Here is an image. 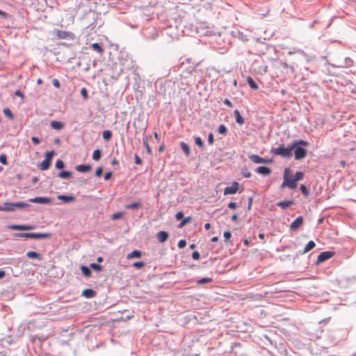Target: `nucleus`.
<instances>
[{"label":"nucleus","instance_id":"nucleus-59","mask_svg":"<svg viewBox=\"0 0 356 356\" xmlns=\"http://www.w3.org/2000/svg\"><path fill=\"white\" fill-rule=\"evenodd\" d=\"M31 140L35 145H38L40 143V138L36 136H33Z\"/></svg>","mask_w":356,"mask_h":356},{"label":"nucleus","instance_id":"nucleus-15","mask_svg":"<svg viewBox=\"0 0 356 356\" xmlns=\"http://www.w3.org/2000/svg\"><path fill=\"white\" fill-rule=\"evenodd\" d=\"M294 202L293 200L286 201H280L276 203V205L282 209H286L289 206L293 204Z\"/></svg>","mask_w":356,"mask_h":356},{"label":"nucleus","instance_id":"nucleus-9","mask_svg":"<svg viewBox=\"0 0 356 356\" xmlns=\"http://www.w3.org/2000/svg\"><path fill=\"white\" fill-rule=\"evenodd\" d=\"M303 223V217L300 216L297 217L290 225L291 230H297Z\"/></svg>","mask_w":356,"mask_h":356},{"label":"nucleus","instance_id":"nucleus-53","mask_svg":"<svg viewBox=\"0 0 356 356\" xmlns=\"http://www.w3.org/2000/svg\"><path fill=\"white\" fill-rule=\"evenodd\" d=\"M200 253L197 251H194L192 253V258L194 260H198L200 259Z\"/></svg>","mask_w":356,"mask_h":356},{"label":"nucleus","instance_id":"nucleus-60","mask_svg":"<svg viewBox=\"0 0 356 356\" xmlns=\"http://www.w3.org/2000/svg\"><path fill=\"white\" fill-rule=\"evenodd\" d=\"M52 83L54 87L57 88H60V82L57 79H54L52 81Z\"/></svg>","mask_w":356,"mask_h":356},{"label":"nucleus","instance_id":"nucleus-13","mask_svg":"<svg viewBox=\"0 0 356 356\" xmlns=\"http://www.w3.org/2000/svg\"><path fill=\"white\" fill-rule=\"evenodd\" d=\"M168 233L165 231H160L156 234V238L160 243H164L168 238Z\"/></svg>","mask_w":356,"mask_h":356},{"label":"nucleus","instance_id":"nucleus-1","mask_svg":"<svg viewBox=\"0 0 356 356\" xmlns=\"http://www.w3.org/2000/svg\"><path fill=\"white\" fill-rule=\"evenodd\" d=\"M283 179L284 181L281 185L282 188L286 186L291 189H294L297 187V182L293 179L290 168H285Z\"/></svg>","mask_w":356,"mask_h":356},{"label":"nucleus","instance_id":"nucleus-63","mask_svg":"<svg viewBox=\"0 0 356 356\" xmlns=\"http://www.w3.org/2000/svg\"><path fill=\"white\" fill-rule=\"evenodd\" d=\"M223 103L229 107H232V104L228 99H225Z\"/></svg>","mask_w":356,"mask_h":356},{"label":"nucleus","instance_id":"nucleus-6","mask_svg":"<svg viewBox=\"0 0 356 356\" xmlns=\"http://www.w3.org/2000/svg\"><path fill=\"white\" fill-rule=\"evenodd\" d=\"M239 184L237 181L232 182V185L227 186L224 189V195L235 194L238 190Z\"/></svg>","mask_w":356,"mask_h":356},{"label":"nucleus","instance_id":"nucleus-51","mask_svg":"<svg viewBox=\"0 0 356 356\" xmlns=\"http://www.w3.org/2000/svg\"><path fill=\"white\" fill-rule=\"evenodd\" d=\"M0 163L3 165L7 164V156L6 154H0Z\"/></svg>","mask_w":356,"mask_h":356},{"label":"nucleus","instance_id":"nucleus-41","mask_svg":"<svg viewBox=\"0 0 356 356\" xmlns=\"http://www.w3.org/2000/svg\"><path fill=\"white\" fill-rule=\"evenodd\" d=\"M195 143L201 148H203L204 144L202 140V138L199 136H196L194 138Z\"/></svg>","mask_w":356,"mask_h":356},{"label":"nucleus","instance_id":"nucleus-43","mask_svg":"<svg viewBox=\"0 0 356 356\" xmlns=\"http://www.w3.org/2000/svg\"><path fill=\"white\" fill-rule=\"evenodd\" d=\"M90 267L92 269H93L95 270H97V271H100L102 269V266L101 265L95 264V263L90 264Z\"/></svg>","mask_w":356,"mask_h":356},{"label":"nucleus","instance_id":"nucleus-42","mask_svg":"<svg viewBox=\"0 0 356 356\" xmlns=\"http://www.w3.org/2000/svg\"><path fill=\"white\" fill-rule=\"evenodd\" d=\"M212 280H213L210 277H204V278H202V279H200L199 280H197V283L198 284H204L206 283L211 282Z\"/></svg>","mask_w":356,"mask_h":356},{"label":"nucleus","instance_id":"nucleus-10","mask_svg":"<svg viewBox=\"0 0 356 356\" xmlns=\"http://www.w3.org/2000/svg\"><path fill=\"white\" fill-rule=\"evenodd\" d=\"M14 202H4L3 205H0V211H15Z\"/></svg>","mask_w":356,"mask_h":356},{"label":"nucleus","instance_id":"nucleus-25","mask_svg":"<svg viewBox=\"0 0 356 356\" xmlns=\"http://www.w3.org/2000/svg\"><path fill=\"white\" fill-rule=\"evenodd\" d=\"M316 244L313 241H309L307 245L305 246V248L303 251L302 252V254L307 253L311 250H312L315 247Z\"/></svg>","mask_w":356,"mask_h":356},{"label":"nucleus","instance_id":"nucleus-35","mask_svg":"<svg viewBox=\"0 0 356 356\" xmlns=\"http://www.w3.org/2000/svg\"><path fill=\"white\" fill-rule=\"evenodd\" d=\"M101 155H102L101 150L99 149H97L94 150V152H93L92 159L95 161H99L101 158Z\"/></svg>","mask_w":356,"mask_h":356},{"label":"nucleus","instance_id":"nucleus-64","mask_svg":"<svg viewBox=\"0 0 356 356\" xmlns=\"http://www.w3.org/2000/svg\"><path fill=\"white\" fill-rule=\"evenodd\" d=\"M143 143H144V145H145V147L147 149V152L148 153H150L151 152V149H150V147H149V145L147 143V141L146 140H144Z\"/></svg>","mask_w":356,"mask_h":356},{"label":"nucleus","instance_id":"nucleus-61","mask_svg":"<svg viewBox=\"0 0 356 356\" xmlns=\"http://www.w3.org/2000/svg\"><path fill=\"white\" fill-rule=\"evenodd\" d=\"M227 207L229 208V209H236L237 205H236V203L234 202H231L228 204Z\"/></svg>","mask_w":356,"mask_h":356},{"label":"nucleus","instance_id":"nucleus-19","mask_svg":"<svg viewBox=\"0 0 356 356\" xmlns=\"http://www.w3.org/2000/svg\"><path fill=\"white\" fill-rule=\"evenodd\" d=\"M75 169L80 172H87L91 169V165L89 164H81L76 165Z\"/></svg>","mask_w":356,"mask_h":356},{"label":"nucleus","instance_id":"nucleus-34","mask_svg":"<svg viewBox=\"0 0 356 356\" xmlns=\"http://www.w3.org/2000/svg\"><path fill=\"white\" fill-rule=\"evenodd\" d=\"M92 48L94 51L99 54H102L104 51L103 48L97 42L92 44Z\"/></svg>","mask_w":356,"mask_h":356},{"label":"nucleus","instance_id":"nucleus-37","mask_svg":"<svg viewBox=\"0 0 356 356\" xmlns=\"http://www.w3.org/2000/svg\"><path fill=\"white\" fill-rule=\"evenodd\" d=\"M300 189L302 192V193L305 196V197H307L309 196V193H310V191L304 185V184H301L300 186Z\"/></svg>","mask_w":356,"mask_h":356},{"label":"nucleus","instance_id":"nucleus-39","mask_svg":"<svg viewBox=\"0 0 356 356\" xmlns=\"http://www.w3.org/2000/svg\"><path fill=\"white\" fill-rule=\"evenodd\" d=\"M303 176H304V173L301 171L296 172V174L294 175H293V179H295V181L296 182L299 180L302 179Z\"/></svg>","mask_w":356,"mask_h":356},{"label":"nucleus","instance_id":"nucleus-27","mask_svg":"<svg viewBox=\"0 0 356 356\" xmlns=\"http://www.w3.org/2000/svg\"><path fill=\"white\" fill-rule=\"evenodd\" d=\"M180 147L187 156L190 155V154H191L190 148H189V146L186 143L181 142Z\"/></svg>","mask_w":356,"mask_h":356},{"label":"nucleus","instance_id":"nucleus-49","mask_svg":"<svg viewBox=\"0 0 356 356\" xmlns=\"http://www.w3.org/2000/svg\"><path fill=\"white\" fill-rule=\"evenodd\" d=\"M223 236L225 238V241L227 242L229 240V238H231L232 234L229 231H226L224 232Z\"/></svg>","mask_w":356,"mask_h":356},{"label":"nucleus","instance_id":"nucleus-17","mask_svg":"<svg viewBox=\"0 0 356 356\" xmlns=\"http://www.w3.org/2000/svg\"><path fill=\"white\" fill-rule=\"evenodd\" d=\"M96 291L91 289H86L82 291V296L87 298H92L96 296Z\"/></svg>","mask_w":356,"mask_h":356},{"label":"nucleus","instance_id":"nucleus-28","mask_svg":"<svg viewBox=\"0 0 356 356\" xmlns=\"http://www.w3.org/2000/svg\"><path fill=\"white\" fill-rule=\"evenodd\" d=\"M141 252L140 250H136L132 251L131 253L128 254L127 259L131 258H139L141 257Z\"/></svg>","mask_w":356,"mask_h":356},{"label":"nucleus","instance_id":"nucleus-47","mask_svg":"<svg viewBox=\"0 0 356 356\" xmlns=\"http://www.w3.org/2000/svg\"><path fill=\"white\" fill-rule=\"evenodd\" d=\"M145 266V263L143 261H136L133 264V266L137 269H140Z\"/></svg>","mask_w":356,"mask_h":356},{"label":"nucleus","instance_id":"nucleus-56","mask_svg":"<svg viewBox=\"0 0 356 356\" xmlns=\"http://www.w3.org/2000/svg\"><path fill=\"white\" fill-rule=\"evenodd\" d=\"M102 172H103V168L102 167H99L97 168V170L95 171V175L97 177H100L102 174Z\"/></svg>","mask_w":356,"mask_h":356},{"label":"nucleus","instance_id":"nucleus-5","mask_svg":"<svg viewBox=\"0 0 356 356\" xmlns=\"http://www.w3.org/2000/svg\"><path fill=\"white\" fill-rule=\"evenodd\" d=\"M143 35L147 39H155L158 36L157 31L154 27L145 29L143 31Z\"/></svg>","mask_w":356,"mask_h":356},{"label":"nucleus","instance_id":"nucleus-12","mask_svg":"<svg viewBox=\"0 0 356 356\" xmlns=\"http://www.w3.org/2000/svg\"><path fill=\"white\" fill-rule=\"evenodd\" d=\"M9 227L13 230H31L33 229V226L28 225H12Z\"/></svg>","mask_w":356,"mask_h":356},{"label":"nucleus","instance_id":"nucleus-22","mask_svg":"<svg viewBox=\"0 0 356 356\" xmlns=\"http://www.w3.org/2000/svg\"><path fill=\"white\" fill-rule=\"evenodd\" d=\"M250 159L255 163H261L264 162V158L257 154H251L249 156Z\"/></svg>","mask_w":356,"mask_h":356},{"label":"nucleus","instance_id":"nucleus-8","mask_svg":"<svg viewBox=\"0 0 356 356\" xmlns=\"http://www.w3.org/2000/svg\"><path fill=\"white\" fill-rule=\"evenodd\" d=\"M334 254L333 252L325 251L320 253L318 256L316 264L322 263L329 259H330Z\"/></svg>","mask_w":356,"mask_h":356},{"label":"nucleus","instance_id":"nucleus-62","mask_svg":"<svg viewBox=\"0 0 356 356\" xmlns=\"http://www.w3.org/2000/svg\"><path fill=\"white\" fill-rule=\"evenodd\" d=\"M15 95L18 96V97H20L22 99L24 98V94L19 90H17L15 92Z\"/></svg>","mask_w":356,"mask_h":356},{"label":"nucleus","instance_id":"nucleus-18","mask_svg":"<svg viewBox=\"0 0 356 356\" xmlns=\"http://www.w3.org/2000/svg\"><path fill=\"white\" fill-rule=\"evenodd\" d=\"M57 198L65 203H69L74 200V197L72 195H59Z\"/></svg>","mask_w":356,"mask_h":356},{"label":"nucleus","instance_id":"nucleus-52","mask_svg":"<svg viewBox=\"0 0 356 356\" xmlns=\"http://www.w3.org/2000/svg\"><path fill=\"white\" fill-rule=\"evenodd\" d=\"M177 245L179 248H184L186 245V241L184 239H181L178 242Z\"/></svg>","mask_w":356,"mask_h":356},{"label":"nucleus","instance_id":"nucleus-38","mask_svg":"<svg viewBox=\"0 0 356 356\" xmlns=\"http://www.w3.org/2000/svg\"><path fill=\"white\" fill-rule=\"evenodd\" d=\"M218 132L222 135H226L227 133V129L224 124H220L218 127Z\"/></svg>","mask_w":356,"mask_h":356},{"label":"nucleus","instance_id":"nucleus-54","mask_svg":"<svg viewBox=\"0 0 356 356\" xmlns=\"http://www.w3.org/2000/svg\"><path fill=\"white\" fill-rule=\"evenodd\" d=\"M208 143L209 145H213V135L212 133H209L208 135Z\"/></svg>","mask_w":356,"mask_h":356},{"label":"nucleus","instance_id":"nucleus-33","mask_svg":"<svg viewBox=\"0 0 356 356\" xmlns=\"http://www.w3.org/2000/svg\"><path fill=\"white\" fill-rule=\"evenodd\" d=\"M81 273L86 277H89L91 275V271L88 266H81Z\"/></svg>","mask_w":356,"mask_h":356},{"label":"nucleus","instance_id":"nucleus-14","mask_svg":"<svg viewBox=\"0 0 356 356\" xmlns=\"http://www.w3.org/2000/svg\"><path fill=\"white\" fill-rule=\"evenodd\" d=\"M255 172L262 175H268L271 172V170L266 166H259L255 169Z\"/></svg>","mask_w":356,"mask_h":356},{"label":"nucleus","instance_id":"nucleus-46","mask_svg":"<svg viewBox=\"0 0 356 356\" xmlns=\"http://www.w3.org/2000/svg\"><path fill=\"white\" fill-rule=\"evenodd\" d=\"M55 155L54 150L49 151L45 153V159H48L49 161H51L53 156Z\"/></svg>","mask_w":356,"mask_h":356},{"label":"nucleus","instance_id":"nucleus-21","mask_svg":"<svg viewBox=\"0 0 356 356\" xmlns=\"http://www.w3.org/2000/svg\"><path fill=\"white\" fill-rule=\"evenodd\" d=\"M50 161L48 159H44L40 165V169L41 170H46L49 168L51 165Z\"/></svg>","mask_w":356,"mask_h":356},{"label":"nucleus","instance_id":"nucleus-48","mask_svg":"<svg viewBox=\"0 0 356 356\" xmlns=\"http://www.w3.org/2000/svg\"><path fill=\"white\" fill-rule=\"evenodd\" d=\"M81 95H82L84 99H87L88 98V92L86 88H82L81 89Z\"/></svg>","mask_w":356,"mask_h":356},{"label":"nucleus","instance_id":"nucleus-24","mask_svg":"<svg viewBox=\"0 0 356 356\" xmlns=\"http://www.w3.org/2000/svg\"><path fill=\"white\" fill-rule=\"evenodd\" d=\"M51 127L56 130H61L64 124L61 122L51 121L50 123Z\"/></svg>","mask_w":356,"mask_h":356},{"label":"nucleus","instance_id":"nucleus-26","mask_svg":"<svg viewBox=\"0 0 356 356\" xmlns=\"http://www.w3.org/2000/svg\"><path fill=\"white\" fill-rule=\"evenodd\" d=\"M247 82L251 89L256 90L259 88L258 85L251 76L247 78Z\"/></svg>","mask_w":356,"mask_h":356},{"label":"nucleus","instance_id":"nucleus-2","mask_svg":"<svg viewBox=\"0 0 356 356\" xmlns=\"http://www.w3.org/2000/svg\"><path fill=\"white\" fill-rule=\"evenodd\" d=\"M293 148L292 147L291 143L289 144L286 147L284 145H281L277 148H272L270 152L279 155L283 157H291L293 154Z\"/></svg>","mask_w":356,"mask_h":356},{"label":"nucleus","instance_id":"nucleus-57","mask_svg":"<svg viewBox=\"0 0 356 356\" xmlns=\"http://www.w3.org/2000/svg\"><path fill=\"white\" fill-rule=\"evenodd\" d=\"M134 160H135V163L138 165H140L142 163V160L138 154H135Z\"/></svg>","mask_w":356,"mask_h":356},{"label":"nucleus","instance_id":"nucleus-30","mask_svg":"<svg viewBox=\"0 0 356 356\" xmlns=\"http://www.w3.org/2000/svg\"><path fill=\"white\" fill-rule=\"evenodd\" d=\"M58 176L62 179H70L72 176V173L70 171H61L58 173Z\"/></svg>","mask_w":356,"mask_h":356},{"label":"nucleus","instance_id":"nucleus-3","mask_svg":"<svg viewBox=\"0 0 356 356\" xmlns=\"http://www.w3.org/2000/svg\"><path fill=\"white\" fill-rule=\"evenodd\" d=\"M17 236L20 238H34V239H41L49 238L51 236L50 233H31V232H24L19 233L16 234Z\"/></svg>","mask_w":356,"mask_h":356},{"label":"nucleus","instance_id":"nucleus-29","mask_svg":"<svg viewBox=\"0 0 356 356\" xmlns=\"http://www.w3.org/2000/svg\"><path fill=\"white\" fill-rule=\"evenodd\" d=\"M14 204L16 210L27 208L30 206L28 203L24 202H14Z\"/></svg>","mask_w":356,"mask_h":356},{"label":"nucleus","instance_id":"nucleus-20","mask_svg":"<svg viewBox=\"0 0 356 356\" xmlns=\"http://www.w3.org/2000/svg\"><path fill=\"white\" fill-rule=\"evenodd\" d=\"M234 116L236 123H238L240 125H241L244 123V119L241 116L240 112L238 110H235L234 111Z\"/></svg>","mask_w":356,"mask_h":356},{"label":"nucleus","instance_id":"nucleus-55","mask_svg":"<svg viewBox=\"0 0 356 356\" xmlns=\"http://www.w3.org/2000/svg\"><path fill=\"white\" fill-rule=\"evenodd\" d=\"M175 218L177 220H179L184 218V213L182 211H179L176 213Z\"/></svg>","mask_w":356,"mask_h":356},{"label":"nucleus","instance_id":"nucleus-45","mask_svg":"<svg viewBox=\"0 0 356 356\" xmlns=\"http://www.w3.org/2000/svg\"><path fill=\"white\" fill-rule=\"evenodd\" d=\"M122 216H123V213H122V212H117V213H113L111 216V218L112 220H118V219L121 218Z\"/></svg>","mask_w":356,"mask_h":356},{"label":"nucleus","instance_id":"nucleus-23","mask_svg":"<svg viewBox=\"0 0 356 356\" xmlns=\"http://www.w3.org/2000/svg\"><path fill=\"white\" fill-rule=\"evenodd\" d=\"M26 255L29 258L37 259H39V260L42 259V256L39 253H38V252H36L35 251L27 252Z\"/></svg>","mask_w":356,"mask_h":356},{"label":"nucleus","instance_id":"nucleus-40","mask_svg":"<svg viewBox=\"0 0 356 356\" xmlns=\"http://www.w3.org/2000/svg\"><path fill=\"white\" fill-rule=\"evenodd\" d=\"M191 220V217L188 216L186 218H184L182 221L178 225L179 228L183 227L186 224L190 222Z\"/></svg>","mask_w":356,"mask_h":356},{"label":"nucleus","instance_id":"nucleus-36","mask_svg":"<svg viewBox=\"0 0 356 356\" xmlns=\"http://www.w3.org/2000/svg\"><path fill=\"white\" fill-rule=\"evenodd\" d=\"M3 113L10 120H13V118H14V115L13 114V113L11 112V111L10 110V108H3Z\"/></svg>","mask_w":356,"mask_h":356},{"label":"nucleus","instance_id":"nucleus-11","mask_svg":"<svg viewBox=\"0 0 356 356\" xmlns=\"http://www.w3.org/2000/svg\"><path fill=\"white\" fill-rule=\"evenodd\" d=\"M54 35L58 39H67V38H70L72 35V33L71 32L66 31L55 30Z\"/></svg>","mask_w":356,"mask_h":356},{"label":"nucleus","instance_id":"nucleus-32","mask_svg":"<svg viewBox=\"0 0 356 356\" xmlns=\"http://www.w3.org/2000/svg\"><path fill=\"white\" fill-rule=\"evenodd\" d=\"M140 206V203L138 202H132L131 204H128L125 205V208L127 209H136L139 208Z\"/></svg>","mask_w":356,"mask_h":356},{"label":"nucleus","instance_id":"nucleus-50","mask_svg":"<svg viewBox=\"0 0 356 356\" xmlns=\"http://www.w3.org/2000/svg\"><path fill=\"white\" fill-rule=\"evenodd\" d=\"M165 83H166V81L159 83L160 88L158 92L160 94H162L163 95H165V90H163V88L164 87Z\"/></svg>","mask_w":356,"mask_h":356},{"label":"nucleus","instance_id":"nucleus-7","mask_svg":"<svg viewBox=\"0 0 356 356\" xmlns=\"http://www.w3.org/2000/svg\"><path fill=\"white\" fill-rule=\"evenodd\" d=\"M29 202L32 203L47 204L51 202V198L47 197H35L33 198H30Z\"/></svg>","mask_w":356,"mask_h":356},{"label":"nucleus","instance_id":"nucleus-58","mask_svg":"<svg viewBox=\"0 0 356 356\" xmlns=\"http://www.w3.org/2000/svg\"><path fill=\"white\" fill-rule=\"evenodd\" d=\"M111 176H112V172H107L104 174V179L105 181H107V180L110 179Z\"/></svg>","mask_w":356,"mask_h":356},{"label":"nucleus","instance_id":"nucleus-44","mask_svg":"<svg viewBox=\"0 0 356 356\" xmlns=\"http://www.w3.org/2000/svg\"><path fill=\"white\" fill-rule=\"evenodd\" d=\"M55 166L58 169H63L65 167V163L62 160L58 159L56 162Z\"/></svg>","mask_w":356,"mask_h":356},{"label":"nucleus","instance_id":"nucleus-31","mask_svg":"<svg viewBox=\"0 0 356 356\" xmlns=\"http://www.w3.org/2000/svg\"><path fill=\"white\" fill-rule=\"evenodd\" d=\"M102 137L104 140L108 141L112 137V132L110 130L104 131L102 133Z\"/></svg>","mask_w":356,"mask_h":356},{"label":"nucleus","instance_id":"nucleus-16","mask_svg":"<svg viewBox=\"0 0 356 356\" xmlns=\"http://www.w3.org/2000/svg\"><path fill=\"white\" fill-rule=\"evenodd\" d=\"M309 145V143L306 141V140H304L302 139H299V140H294L292 143H291V145H292V147L294 149L296 147V146H304V147H307Z\"/></svg>","mask_w":356,"mask_h":356},{"label":"nucleus","instance_id":"nucleus-4","mask_svg":"<svg viewBox=\"0 0 356 356\" xmlns=\"http://www.w3.org/2000/svg\"><path fill=\"white\" fill-rule=\"evenodd\" d=\"M293 149L296 160L302 159L307 156V150L301 146H296Z\"/></svg>","mask_w":356,"mask_h":356}]
</instances>
